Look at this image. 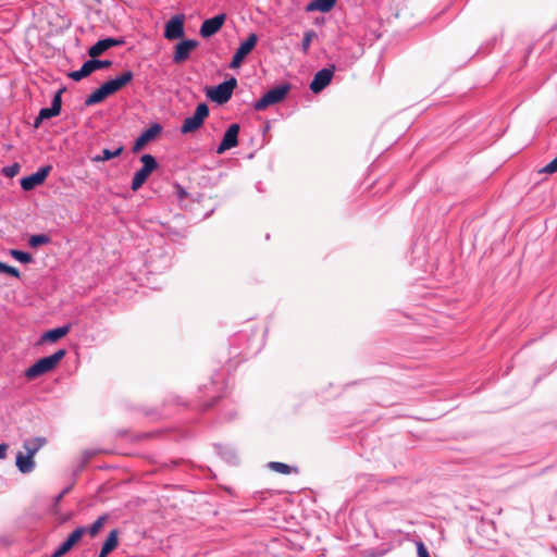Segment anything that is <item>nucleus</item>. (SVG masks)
Instances as JSON below:
<instances>
[{"label": "nucleus", "instance_id": "nucleus-34", "mask_svg": "<svg viewBox=\"0 0 557 557\" xmlns=\"http://www.w3.org/2000/svg\"><path fill=\"white\" fill-rule=\"evenodd\" d=\"M418 557H430V554L422 542L417 544Z\"/></svg>", "mask_w": 557, "mask_h": 557}, {"label": "nucleus", "instance_id": "nucleus-7", "mask_svg": "<svg viewBox=\"0 0 557 557\" xmlns=\"http://www.w3.org/2000/svg\"><path fill=\"white\" fill-rule=\"evenodd\" d=\"M111 65H112V62L109 60H96L95 58H92L91 60L86 61L83 64V66L81 67V70L71 72L69 74V77L72 78L73 81L78 82V81L87 77L88 75H90L94 71H96L98 69H107V67H110Z\"/></svg>", "mask_w": 557, "mask_h": 557}, {"label": "nucleus", "instance_id": "nucleus-17", "mask_svg": "<svg viewBox=\"0 0 557 557\" xmlns=\"http://www.w3.org/2000/svg\"><path fill=\"white\" fill-rule=\"evenodd\" d=\"M65 90V88H61L54 94V97L52 99V103L50 108H44L39 111L40 113V120H47L53 116H57L61 112L62 107V94Z\"/></svg>", "mask_w": 557, "mask_h": 557}, {"label": "nucleus", "instance_id": "nucleus-1", "mask_svg": "<svg viewBox=\"0 0 557 557\" xmlns=\"http://www.w3.org/2000/svg\"><path fill=\"white\" fill-rule=\"evenodd\" d=\"M65 354L66 351L64 349H59L51 356L39 359L25 371V377L27 380H35L40 375L52 371L64 358Z\"/></svg>", "mask_w": 557, "mask_h": 557}, {"label": "nucleus", "instance_id": "nucleus-11", "mask_svg": "<svg viewBox=\"0 0 557 557\" xmlns=\"http://www.w3.org/2000/svg\"><path fill=\"white\" fill-rule=\"evenodd\" d=\"M334 70L335 67L332 65L318 71L310 83V89L314 94L322 91L331 83Z\"/></svg>", "mask_w": 557, "mask_h": 557}, {"label": "nucleus", "instance_id": "nucleus-19", "mask_svg": "<svg viewBox=\"0 0 557 557\" xmlns=\"http://www.w3.org/2000/svg\"><path fill=\"white\" fill-rule=\"evenodd\" d=\"M16 467L22 473H29L35 467L34 456L18 453L16 455Z\"/></svg>", "mask_w": 557, "mask_h": 557}, {"label": "nucleus", "instance_id": "nucleus-38", "mask_svg": "<svg viewBox=\"0 0 557 557\" xmlns=\"http://www.w3.org/2000/svg\"><path fill=\"white\" fill-rule=\"evenodd\" d=\"M44 120H40V113L38 114V116L35 119V122H34V127L37 128L39 127L40 123L42 122Z\"/></svg>", "mask_w": 557, "mask_h": 557}, {"label": "nucleus", "instance_id": "nucleus-33", "mask_svg": "<svg viewBox=\"0 0 557 557\" xmlns=\"http://www.w3.org/2000/svg\"><path fill=\"white\" fill-rule=\"evenodd\" d=\"M540 172L548 174L557 172V157L554 160H552L548 164H546L543 169H541Z\"/></svg>", "mask_w": 557, "mask_h": 557}, {"label": "nucleus", "instance_id": "nucleus-24", "mask_svg": "<svg viewBox=\"0 0 557 557\" xmlns=\"http://www.w3.org/2000/svg\"><path fill=\"white\" fill-rule=\"evenodd\" d=\"M123 146H119L114 150L103 149L101 154L95 156L91 158L92 162H104L110 159L119 157L123 152Z\"/></svg>", "mask_w": 557, "mask_h": 557}, {"label": "nucleus", "instance_id": "nucleus-6", "mask_svg": "<svg viewBox=\"0 0 557 557\" xmlns=\"http://www.w3.org/2000/svg\"><path fill=\"white\" fill-rule=\"evenodd\" d=\"M258 42V36L255 33L249 34L245 41L240 44L230 63L231 69H238L245 58L253 50Z\"/></svg>", "mask_w": 557, "mask_h": 557}, {"label": "nucleus", "instance_id": "nucleus-28", "mask_svg": "<svg viewBox=\"0 0 557 557\" xmlns=\"http://www.w3.org/2000/svg\"><path fill=\"white\" fill-rule=\"evenodd\" d=\"M10 256L13 257L15 260L20 261L21 263L28 264L33 262V257L30 253L17 250V249H11L9 251Z\"/></svg>", "mask_w": 557, "mask_h": 557}, {"label": "nucleus", "instance_id": "nucleus-32", "mask_svg": "<svg viewBox=\"0 0 557 557\" xmlns=\"http://www.w3.org/2000/svg\"><path fill=\"white\" fill-rule=\"evenodd\" d=\"M2 172L7 177H14L20 172V165L17 163H14L10 166L4 168Z\"/></svg>", "mask_w": 557, "mask_h": 557}, {"label": "nucleus", "instance_id": "nucleus-22", "mask_svg": "<svg viewBox=\"0 0 557 557\" xmlns=\"http://www.w3.org/2000/svg\"><path fill=\"white\" fill-rule=\"evenodd\" d=\"M69 331L70 326L67 325L50 330L41 336V341L51 343L57 342L63 336H65L69 333Z\"/></svg>", "mask_w": 557, "mask_h": 557}, {"label": "nucleus", "instance_id": "nucleus-18", "mask_svg": "<svg viewBox=\"0 0 557 557\" xmlns=\"http://www.w3.org/2000/svg\"><path fill=\"white\" fill-rule=\"evenodd\" d=\"M86 533V528L79 527L75 529L67 539L59 546L58 550L59 553H62L64 556L67 554L83 537V535Z\"/></svg>", "mask_w": 557, "mask_h": 557}, {"label": "nucleus", "instance_id": "nucleus-8", "mask_svg": "<svg viewBox=\"0 0 557 557\" xmlns=\"http://www.w3.org/2000/svg\"><path fill=\"white\" fill-rule=\"evenodd\" d=\"M199 46V42L194 39H185L178 42L175 46V50L173 53V62L176 64H182L186 60H188L193 50H195Z\"/></svg>", "mask_w": 557, "mask_h": 557}, {"label": "nucleus", "instance_id": "nucleus-3", "mask_svg": "<svg viewBox=\"0 0 557 557\" xmlns=\"http://www.w3.org/2000/svg\"><path fill=\"white\" fill-rule=\"evenodd\" d=\"M140 161L143 166L134 174L132 181V190L134 191L138 190L145 184L150 174L158 168L156 158L151 154H143Z\"/></svg>", "mask_w": 557, "mask_h": 557}, {"label": "nucleus", "instance_id": "nucleus-2", "mask_svg": "<svg viewBox=\"0 0 557 557\" xmlns=\"http://www.w3.org/2000/svg\"><path fill=\"white\" fill-rule=\"evenodd\" d=\"M236 87L237 79L235 77H231L215 87L208 88L206 94L212 101L219 104H224L232 98L233 91Z\"/></svg>", "mask_w": 557, "mask_h": 557}, {"label": "nucleus", "instance_id": "nucleus-16", "mask_svg": "<svg viewBox=\"0 0 557 557\" xmlns=\"http://www.w3.org/2000/svg\"><path fill=\"white\" fill-rule=\"evenodd\" d=\"M124 39L122 38H104L101 40H98L94 46H91L88 50V54L91 58H97L101 55L104 51L112 47L122 46L124 45Z\"/></svg>", "mask_w": 557, "mask_h": 557}, {"label": "nucleus", "instance_id": "nucleus-23", "mask_svg": "<svg viewBox=\"0 0 557 557\" xmlns=\"http://www.w3.org/2000/svg\"><path fill=\"white\" fill-rule=\"evenodd\" d=\"M45 437H35L32 440H27L23 443V448L25 449L26 454H29L32 456H35L36 453L46 444Z\"/></svg>", "mask_w": 557, "mask_h": 557}, {"label": "nucleus", "instance_id": "nucleus-36", "mask_svg": "<svg viewBox=\"0 0 557 557\" xmlns=\"http://www.w3.org/2000/svg\"><path fill=\"white\" fill-rule=\"evenodd\" d=\"M8 445L7 444H0V459H4L7 456Z\"/></svg>", "mask_w": 557, "mask_h": 557}, {"label": "nucleus", "instance_id": "nucleus-29", "mask_svg": "<svg viewBox=\"0 0 557 557\" xmlns=\"http://www.w3.org/2000/svg\"><path fill=\"white\" fill-rule=\"evenodd\" d=\"M318 36L314 30H307L304 34V38H302V42H301V50L305 54L308 53L312 40L315 39Z\"/></svg>", "mask_w": 557, "mask_h": 557}, {"label": "nucleus", "instance_id": "nucleus-30", "mask_svg": "<svg viewBox=\"0 0 557 557\" xmlns=\"http://www.w3.org/2000/svg\"><path fill=\"white\" fill-rule=\"evenodd\" d=\"M107 520L106 516L99 517L89 529H86V532H88L91 536H96L99 531L102 529L104 522Z\"/></svg>", "mask_w": 557, "mask_h": 557}, {"label": "nucleus", "instance_id": "nucleus-4", "mask_svg": "<svg viewBox=\"0 0 557 557\" xmlns=\"http://www.w3.org/2000/svg\"><path fill=\"white\" fill-rule=\"evenodd\" d=\"M209 115V108L207 106V103H199L196 108V111L195 113L193 114V116H189V117H186L184 120V123L181 127V133L182 134H189V133H194L196 132L197 129H199L205 120L208 117Z\"/></svg>", "mask_w": 557, "mask_h": 557}, {"label": "nucleus", "instance_id": "nucleus-5", "mask_svg": "<svg viewBox=\"0 0 557 557\" xmlns=\"http://www.w3.org/2000/svg\"><path fill=\"white\" fill-rule=\"evenodd\" d=\"M289 86L282 85L270 89L253 106L257 111L265 110L268 107L281 102L288 94Z\"/></svg>", "mask_w": 557, "mask_h": 557}, {"label": "nucleus", "instance_id": "nucleus-26", "mask_svg": "<svg viewBox=\"0 0 557 557\" xmlns=\"http://www.w3.org/2000/svg\"><path fill=\"white\" fill-rule=\"evenodd\" d=\"M268 467L274 471V472H277V473H281V474H290V473H298V468L297 467H292L289 465H286V463H283V462H278V461H271L269 462Z\"/></svg>", "mask_w": 557, "mask_h": 557}, {"label": "nucleus", "instance_id": "nucleus-20", "mask_svg": "<svg viewBox=\"0 0 557 557\" xmlns=\"http://www.w3.org/2000/svg\"><path fill=\"white\" fill-rule=\"evenodd\" d=\"M336 3V0H312L310 1L307 7V12H314L320 11L323 13L330 12Z\"/></svg>", "mask_w": 557, "mask_h": 557}, {"label": "nucleus", "instance_id": "nucleus-27", "mask_svg": "<svg viewBox=\"0 0 557 557\" xmlns=\"http://www.w3.org/2000/svg\"><path fill=\"white\" fill-rule=\"evenodd\" d=\"M51 242V238L46 234L32 235L28 239V245L32 248H37L41 245H47Z\"/></svg>", "mask_w": 557, "mask_h": 557}, {"label": "nucleus", "instance_id": "nucleus-25", "mask_svg": "<svg viewBox=\"0 0 557 557\" xmlns=\"http://www.w3.org/2000/svg\"><path fill=\"white\" fill-rule=\"evenodd\" d=\"M108 96L106 89L103 88V86L101 85L98 89H96L95 91H92L88 97L87 99L85 100V104L86 106H94V104H97V103H100L102 102Z\"/></svg>", "mask_w": 557, "mask_h": 557}, {"label": "nucleus", "instance_id": "nucleus-14", "mask_svg": "<svg viewBox=\"0 0 557 557\" xmlns=\"http://www.w3.org/2000/svg\"><path fill=\"white\" fill-rule=\"evenodd\" d=\"M133 77L134 75L132 71H125L119 77L106 82L102 86L108 96H111L129 84L133 81Z\"/></svg>", "mask_w": 557, "mask_h": 557}, {"label": "nucleus", "instance_id": "nucleus-39", "mask_svg": "<svg viewBox=\"0 0 557 557\" xmlns=\"http://www.w3.org/2000/svg\"><path fill=\"white\" fill-rule=\"evenodd\" d=\"M62 553H59V550L57 549L52 555L51 557H62Z\"/></svg>", "mask_w": 557, "mask_h": 557}, {"label": "nucleus", "instance_id": "nucleus-31", "mask_svg": "<svg viewBox=\"0 0 557 557\" xmlns=\"http://www.w3.org/2000/svg\"><path fill=\"white\" fill-rule=\"evenodd\" d=\"M0 272L1 273H7L13 277H16V278H20L21 277V273L18 271V269L12 267V265H8L3 262L0 261Z\"/></svg>", "mask_w": 557, "mask_h": 557}, {"label": "nucleus", "instance_id": "nucleus-21", "mask_svg": "<svg viewBox=\"0 0 557 557\" xmlns=\"http://www.w3.org/2000/svg\"><path fill=\"white\" fill-rule=\"evenodd\" d=\"M119 532L117 530H112L106 542L102 545V548L100 550V554L98 557H107L113 549L117 547L119 539H117Z\"/></svg>", "mask_w": 557, "mask_h": 557}, {"label": "nucleus", "instance_id": "nucleus-10", "mask_svg": "<svg viewBox=\"0 0 557 557\" xmlns=\"http://www.w3.org/2000/svg\"><path fill=\"white\" fill-rule=\"evenodd\" d=\"M52 166L51 165H45L40 168L36 173H33L29 176H25L21 180V187L24 190H32L36 186L41 185L49 173L51 172Z\"/></svg>", "mask_w": 557, "mask_h": 557}, {"label": "nucleus", "instance_id": "nucleus-13", "mask_svg": "<svg viewBox=\"0 0 557 557\" xmlns=\"http://www.w3.org/2000/svg\"><path fill=\"white\" fill-rule=\"evenodd\" d=\"M225 20H226V15L222 13V14L215 15L211 18L203 21V23L200 26V30H199L200 35L203 38L213 36L222 28Z\"/></svg>", "mask_w": 557, "mask_h": 557}, {"label": "nucleus", "instance_id": "nucleus-12", "mask_svg": "<svg viewBox=\"0 0 557 557\" xmlns=\"http://www.w3.org/2000/svg\"><path fill=\"white\" fill-rule=\"evenodd\" d=\"M184 15L173 16L166 24L164 29V37L168 40H175L184 37Z\"/></svg>", "mask_w": 557, "mask_h": 557}, {"label": "nucleus", "instance_id": "nucleus-35", "mask_svg": "<svg viewBox=\"0 0 557 557\" xmlns=\"http://www.w3.org/2000/svg\"><path fill=\"white\" fill-rule=\"evenodd\" d=\"M175 189H176V193H177V197L180 199H184V198L187 197L186 190L181 185H175Z\"/></svg>", "mask_w": 557, "mask_h": 557}, {"label": "nucleus", "instance_id": "nucleus-37", "mask_svg": "<svg viewBox=\"0 0 557 557\" xmlns=\"http://www.w3.org/2000/svg\"><path fill=\"white\" fill-rule=\"evenodd\" d=\"M96 454L97 451H84V462H88Z\"/></svg>", "mask_w": 557, "mask_h": 557}, {"label": "nucleus", "instance_id": "nucleus-9", "mask_svg": "<svg viewBox=\"0 0 557 557\" xmlns=\"http://www.w3.org/2000/svg\"><path fill=\"white\" fill-rule=\"evenodd\" d=\"M239 125L234 123L228 126L226 132L224 133V136L222 138V141L218 146L216 153L222 154L226 150L232 149L238 145V134H239Z\"/></svg>", "mask_w": 557, "mask_h": 557}, {"label": "nucleus", "instance_id": "nucleus-15", "mask_svg": "<svg viewBox=\"0 0 557 557\" xmlns=\"http://www.w3.org/2000/svg\"><path fill=\"white\" fill-rule=\"evenodd\" d=\"M162 132V126L153 123L149 128L144 131L141 135L135 140L133 152L140 151L148 143L153 140Z\"/></svg>", "mask_w": 557, "mask_h": 557}]
</instances>
